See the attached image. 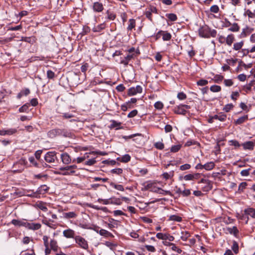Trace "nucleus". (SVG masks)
I'll use <instances>...</instances> for the list:
<instances>
[{
  "instance_id": "15",
  "label": "nucleus",
  "mask_w": 255,
  "mask_h": 255,
  "mask_svg": "<svg viewBox=\"0 0 255 255\" xmlns=\"http://www.w3.org/2000/svg\"><path fill=\"white\" fill-rule=\"evenodd\" d=\"M48 190V187H47L46 185H42L38 188V189L36 191V192L38 194H43L47 192Z\"/></svg>"
},
{
  "instance_id": "32",
  "label": "nucleus",
  "mask_w": 255,
  "mask_h": 255,
  "mask_svg": "<svg viewBox=\"0 0 255 255\" xmlns=\"http://www.w3.org/2000/svg\"><path fill=\"white\" fill-rule=\"evenodd\" d=\"M29 106V104H24V105H23L22 107H21L19 109V112L20 113H23V112L27 113L28 112Z\"/></svg>"
},
{
  "instance_id": "7",
  "label": "nucleus",
  "mask_w": 255,
  "mask_h": 255,
  "mask_svg": "<svg viewBox=\"0 0 255 255\" xmlns=\"http://www.w3.org/2000/svg\"><path fill=\"white\" fill-rule=\"evenodd\" d=\"M199 183H205V184H208V186H205L203 187V190L204 191H208L212 189V184L211 182L208 179H202Z\"/></svg>"
},
{
  "instance_id": "3",
  "label": "nucleus",
  "mask_w": 255,
  "mask_h": 255,
  "mask_svg": "<svg viewBox=\"0 0 255 255\" xmlns=\"http://www.w3.org/2000/svg\"><path fill=\"white\" fill-rule=\"evenodd\" d=\"M45 161L48 163H53L56 157V152L55 151L48 152L44 157Z\"/></svg>"
},
{
  "instance_id": "50",
  "label": "nucleus",
  "mask_w": 255,
  "mask_h": 255,
  "mask_svg": "<svg viewBox=\"0 0 255 255\" xmlns=\"http://www.w3.org/2000/svg\"><path fill=\"white\" fill-rule=\"evenodd\" d=\"M55 76V73L51 70L47 71V77L48 79H52Z\"/></svg>"
},
{
  "instance_id": "43",
  "label": "nucleus",
  "mask_w": 255,
  "mask_h": 255,
  "mask_svg": "<svg viewBox=\"0 0 255 255\" xmlns=\"http://www.w3.org/2000/svg\"><path fill=\"white\" fill-rule=\"evenodd\" d=\"M65 171H65L63 173H61L59 171H56V172H55V173L57 174H62L63 175H69L72 174H74L75 173V170H71L70 172H68V171H66V170H65Z\"/></svg>"
},
{
  "instance_id": "26",
  "label": "nucleus",
  "mask_w": 255,
  "mask_h": 255,
  "mask_svg": "<svg viewBox=\"0 0 255 255\" xmlns=\"http://www.w3.org/2000/svg\"><path fill=\"white\" fill-rule=\"evenodd\" d=\"M232 26L229 28V30L232 32H238L240 30V26L237 23L232 24Z\"/></svg>"
},
{
  "instance_id": "5",
  "label": "nucleus",
  "mask_w": 255,
  "mask_h": 255,
  "mask_svg": "<svg viewBox=\"0 0 255 255\" xmlns=\"http://www.w3.org/2000/svg\"><path fill=\"white\" fill-rule=\"evenodd\" d=\"M156 237L161 240H168L169 241H173L174 238L168 234H162L161 233H158L156 234Z\"/></svg>"
},
{
  "instance_id": "6",
  "label": "nucleus",
  "mask_w": 255,
  "mask_h": 255,
  "mask_svg": "<svg viewBox=\"0 0 255 255\" xmlns=\"http://www.w3.org/2000/svg\"><path fill=\"white\" fill-rule=\"evenodd\" d=\"M142 88L140 86H137L136 87H131L128 89V95L132 96L136 95L137 93H141Z\"/></svg>"
},
{
  "instance_id": "61",
  "label": "nucleus",
  "mask_w": 255,
  "mask_h": 255,
  "mask_svg": "<svg viewBox=\"0 0 255 255\" xmlns=\"http://www.w3.org/2000/svg\"><path fill=\"white\" fill-rule=\"evenodd\" d=\"M145 248L146 249V250L149 251V252H155V248L152 246H150V245H145Z\"/></svg>"
},
{
  "instance_id": "22",
  "label": "nucleus",
  "mask_w": 255,
  "mask_h": 255,
  "mask_svg": "<svg viewBox=\"0 0 255 255\" xmlns=\"http://www.w3.org/2000/svg\"><path fill=\"white\" fill-rule=\"evenodd\" d=\"M248 119V116L245 115L243 117L239 118L236 121H235V124L236 125H241L243 123H244Z\"/></svg>"
},
{
  "instance_id": "20",
  "label": "nucleus",
  "mask_w": 255,
  "mask_h": 255,
  "mask_svg": "<svg viewBox=\"0 0 255 255\" xmlns=\"http://www.w3.org/2000/svg\"><path fill=\"white\" fill-rule=\"evenodd\" d=\"M245 213L251 217L255 218V209L249 208L245 210Z\"/></svg>"
},
{
  "instance_id": "62",
  "label": "nucleus",
  "mask_w": 255,
  "mask_h": 255,
  "mask_svg": "<svg viewBox=\"0 0 255 255\" xmlns=\"http://www.w3.org/2000/svg\"><path fill=\"white\" fill-rule=\"evenodd\" d=\"M224 82L226 86H231L233 85V82L231 79H226Z\"/></svg>"
},
{
  "instance_id": "2",
  "label": "nucleus",
  "mask_w": 255,
  "mask_h": 255,
  "mask_svg": "<svg viewBox=\"0 0 255 255\" xmlns=\"http://www.w3.org/2000/svg\"><path fill=\"white\" fill-rule=\"evenodd\" d=\"M75 240L76 243L78 244L81 248L85 250L88 248V243L84 238L81 237V236H78L75 237Z\"/></svg>"
},
{
  "instance_id": "12",
  "label": "nucleus",
  "mask_w": 255,
  "mask_h": 255,
  "mask_svg": "<svg viewBox=\"0 0 255 255\" xmlns=\"http://www.w3.org/2000/svg\"><path fill=\"white\" fill-rule=\"evenodd\" d=\"M63 236L67 238H74L75 232L72 229L65 230L63 232Z\"/></svg>"
},
{
  "instance_id": "27",
  "label": "nucleus",
  "mask_w": 255,
  "mask_h": 255,
  "mask_svg": "<svg viewBox=\"0 0 255 255\" xmlns=\"http://www.w3.org/2000/svg\"><path fill=\"white\" fill-rule=\"evenodd\" d=\"M190 236V233L187 231L182 232L180 238L183 241H186L187 239Z\"/></svg>"
},
{
  "instance_id": "49",
  "label": "nucleus",
  "mask_w": 255,
  "mask_h": 255,
  "mask_svg": "<svg viewBox=\"0 0 255 255\" xmlns=\"http://www.w3.org/2000/svg\"><path fill=\"white\" fill-rule=\"evenodd\" d=\"M229 142L230 143V145H233L236 147H239L241 146V144L236 140H231L229 141Z\"/></svg>"
},
{
  "instance_id": "58",
  "label": "nucleus",
  "mask_w": 255,
  "mask_h": 255,
  "mask_svg": "<svg viewBox=\"0 0 255 255\" xmlns=\"http://www.w3.org/2000/svg\"><path fill=\"white\" fill-rule=\"evenodd\" d=\"M137 114V111L136 110H134L131 111L128 115V117L131 118L135 117Z\"/></svg>"
},
{
  "instance_id": "4",
  "label": "nucleus",
  "mask_w": 255,
  "mask_h": 255,
  "mask_svg": "<svg viewBox=\"0 0 255 255\" xmlns=\"http://www.w3.org/2000/svg\"><path fill=\"white\" fill-rule=\"evenodd\" d=\"M209 32L210 28L207 26L202 27L199 30V35L202 37L209 38Z\"/></svg>"
},
{
  "instance_id": "41",
  "label": "nucleus",
  "mask_w": 255,
  "mask_h": 255,
  "mask_svg": "<svg viewBox=\"0 0 255 255\" xmlns=\"http://www.w3.org/2000/svg\"><path fill=\"white\" fill-rule=\"evenodd\" d=\"M181 147L180 144L173 145L171 147L170 151L172 152H176L178 151Z\"/></svg>"
},
{
  "instance_id": "37",
  "label": "nucleus",
  "mask_w": 255,
  "mask_h": 255,
  "mask_svg": "<svg viewBox=\"0 0 255 255\" xmlns=\"http://www.w3.org/2000/svg\"><path fill=\"white\" fill-rule=\"evenodd\" d=\"M210 90L213 92H219L221 90V87L218 85H213L210 88Z\"/></svg>"
},
{
  "instance_id": "28",
  "label": "nucleus",
  "mask_w": 255,
  "mask_h": 255,
  "mask_svg": "<svg viewBox=\"0 0 255 255\" xmlns=\"http://www.w3.org/2000/svg\"><path fill=\"white\" fill-rule=\"evenodd\" d=\"M168 220L176 221V222H181L182 221V218L177 215H171L169 217Z\"/></svg>"
},
{
  "instance_id": "48",
  "label": "nucleus",
  "mask_w": 255,
  "mask_h": 255,
  "mask_svg": "<svg viewBox=\"0 0 255 255\" xmlns=\"http://www.w3.org/2000/svg\"><path fill=\"white\" fill-rule=\"evenodd\" d=\"M247 186V183L245 182H242L240 184L239 186V191L240 192H243V190L246 188V186Z\"/></svg>"
},
{
  "instance_id": "24",
  "label": "nucleus",
  "mask_w": 255,
  "mask_h": 255,
  "mask_svg": "<svg viewBox=\"0 0 255 255\" xmlns=\"http://www.w3.org/2000/svg\"><path fill=\"white\" fill-rule=\"evenodd\" d=\"M111 122L112 123L111 126H110V128H116V129H120V128H120L119 127L121 126V123L120 122H118L115 120H112L111 121Z\"/></svg>"
},
{
  "instance_id": "46",
  "label": "nucleus",
  "mask_w": 255,
  "mask_h": 255,
  "mask_svg": "<svg viewBox=\"0 0 255 255\" xmlns=\"http://www.w3.org/2000/svg\"><path fill=\"white\" fill-rule=\"evenodd\" d=\"M208 83V81L205 79H200L197 82V84L200 86L206 85Z\"/></svg>"
},
{
  "instance_id": "47",
  "label": "nucleus",
  "mask_w": 255,
  "mask_h": 255,
  "mask_svg": "<svg viewBox=\"0 0 255 255\" xmlns=\"http://www.w3.org/2000/svg\"><path fill=\"white\" fill-rule=\"evenodd\" d=\"M123 169L122 168H115L111 170V172L113 174L120 175L123 173Z\"/></svg>"
},
{
  "instance_id": "59",
  "label": "nucleus",
  "mask_w": 255,
  "mask_h": 255,
  "mask_svg": "<svg viewBox=\"0 0 255 255\" xmlns=\"http://www.w3.org/2000/svg\"><path fill=\"white\" fill-rule=\"evenodd\" d=\"M108 14V18L110 20H114L116 18V15L113 13L110 12L109 10L107 11Z\"/></svg>"
},
{
  "instance_id": "35",
  "label": "nucleus",
  "mask_w": 255,
  "mask_h": 255,
  "mask_svg": "<svg viewBox=\"0 0 255 255\" xmlns=\"http://www.w3.org/2000/svg\"><path fill=\"white\" fill-rule=\"evenodd\" d=\"M171 38V35L170 33L164 31L162 36V39L164 41L170 40Z\"/></svg>"
},
{
  "instance_id": "29",
  "label": "nucleus",
  "mask_w": 255,
  "mask_h": 255,
  "mask_svg": "<svg viewBox=\"0 0 255 255\" xmlns=\"http://www.w3.org/2000/svg\"><path fill=\"white\" fill-rule=\"evenodd\" d=\"M215 166V164L213 162H210L204 165V168L207 170L212 169Z\"/></svg>"
},
{
  "instance_id": "44",
  "label": "nucleus",
  "mask_w": 255,
  "mask_h": 255,
  "mask_svg": "<svg viewBox=\"0 0 255 255\" xmlns=\"http://www.w3.org/2000/svg\"><path fill=\"white\" fill-rule=\"evenodd\" d=\"M234 107V105L232 104H228L225 105L223 108V110L226 112H229Z\"/></svg>"
},
{
  "instance_id": "16",
  "label": "nucleus",
  "mask_w": 255,
  "mask_h": 255,
  "mask_svg": "<svg viewBox=\"0 0 255 255\" xmlns=\"http://www.w3.org/2000/svg\"><path fill=\"white\" fill-rule=\"evenodd\" d=\"M63 217L64 218H66L67 219L76 218L77 217V214L74 212L64 213Z\"/></svg>"
},
{
  "instance_id": "13",
  "label": "nucleus",
  "mask_w": 255,
  "mask_h": 255,
  "mask_svg": "<svg viewBox=\"0 0 255 255\" xmlns=\"http://www.w3.org/2000/svg\"><path fill=\"white\" fill-rule=\"evenodd\" d=\"M242 146H243L244 149L245 150H253L254 147V143L252 141H249L243 143Z\"/></svg>"
},
{
  "instance_id": "39",
  "label": "nucleus",
  "mask_w": 255,
  "mask_h": 255,
  "mask_svg": "<svg viewBox=\"0 0 255 255\" xmlns=\"http://www.w3.org/2000/svg\"><path fill=\"white\" fill-rule=\"evenodd\" d=\"M110 185L114 187L115 189H116L118 190L122 191H124V188L123 186L122 185H117L113 182H111L110 183Z\"/></svg>"
},
{
  "instance_id": "55",
  "label": "nucleus",
  "mask_w": 255,
  "mask_h": 255,
  "mask_svg": "<svg viewBox=\"0 0 255 255\" xmlns=\"http://www.w3.org/2000/svg\"><path fill=\"white\" fill-rule=\"evenodd\" d=\"M251 170V168H248V169H245V170H243L241 172V174L242 175V176H248L250 174V171Z\"/></svg>"
},
{
  "instance_id": "60",
  "label": "nucleus",
  "mask_w": 255,
  "mask_h": 255,
  "mask_svg": "<svg viewBox=\"0 0 255 255\" xmlns=\"http://www.w3.org/2000/svg\"><path fill=\"white\" fill-rule=\"evenodd\" d=\"M96 162V160L94 158L90 159L85 162L86 165H92Z\"/></svg>"
},
{
  "instance_id": "53",
  "label": "nucleus",
  "mask_w": 255,
  "mask_h": 255,
  "mask_svg": "<svg viewBox=\"0 0 255 255\" xmlns=\"http://www.w3.org/2000/svg\"><path fill=\"white\" fill-rule=\"evenodd\" d=\"M163 105L160 102H157L154 104V107L158 110H161L163 108Z\"/></svg>"
},
{
  "instance_id": "36",
  "label": "nucleus",
  "mask_w": 255,
  "mask_h": 255,
  "mask_svg": "<svg viewBox=\"0 0 255 255\" xmlns=\"http://www.w3.org/2000/svg\"><path fill=\"white\" fill-rule=\"evenodd\" d=\"M168 244H169V246H171L172 250H173L174 251H176L178 254L181 253L182 250L178 248L175 244H174L173 243H169Z\"/></svg>"
},
{
  "instance_id": "57",
  "label": "nucleus",
  "mask_w": 255,
  "mask_h": 255,
  "mask_svg": "<svg viewBox=\"0 0 255 255\" xmlns=\"http://www.w3.org/2000/svg\"><path fill=\"white\" fill-rule=\"evenodd\" d=\"M240 94L238 92H233L231 95V99L233 100L236 101L237 100V97H239Z\"/></svg>"
},
{
  "instance_id": "14",
  "label": "nucleus",
  "mask_w": 255,
  "mask_h": 255,
  "mask_svg": "<svg viewBox=\"0 0 255 255\" xmlns=\"http://www.w3.org/2000/svg\"><path fill=\"white\" fill-rule=\"evenodd\" d=\"M235 40V36L233 34H229L226 37V43L228 46H231Z\"/></svg>"
},
{
  "instance_id": "21",
  "label": "nucleus",
  "mask_w": 255,
  "mask_h": 255,
  "mask_svg": "<svg viewBox=\"0 0 255 255\" xmlns=\"http://www.w3.org/2000/svg\"><path fill=\"white\" fill-rule=\"evenodd\" d=\"M50 246L51 250L54 252H58V247L57 246V242L54 240H51L50 241Z\"/></svg>"
},
{
  "instance_id": "25",
  "label": "nucleus",
  "mask_w": 255,
  "mask_h": 255,
  "mask_svg": "<svg viewBox=\"0 0 255 255\" xmlns=\"http://www.w3.org/2000/svg\"><path fill=\"white\" fill-rule=\"evenodd\" d=\"M59 135H62L64 137H71L72 133L67 130L61 129V132H59Z\"/></svg>"
},
{
  "instance_id": "17",
  "label": "nucleus",
  "mask_w": 255,
  "mask_h": 255,
  "mask_svg": "<svg viewBox=\"0 0 255 255\" xmlns=\"http://www.w3.org/2000/svg\"><path fill=\"white\" fill-rule=\"evenodd\" d=\"M99 234L102 236H104L105 237H113L114 236L112 233L109 232V231L104 230V229H101L99 230Z\"/></svg>"
},
{
  "instance_id": "63",
  "label": "nucleus",
  "mask_w": 255,
  "mask_h": 255,
  "mask_svg": "<svg viewBox=\"0 0 255 255\" xmlns=\"http://www.w3.org/2000/svg\"><path fill=\"white\" fill-rule=\"evenodd\" d=\"M88 67H89V65L88 63L84 64L81 66V71L83 73H85L87 71Z\"/></svg>"
},
{
  "instance_id": "9",
  "label": "nucleus",
  "mask_w": 255,
  "mask_h": 255,
  "mask_svg": "<svg viewBox=\"0 0 255 255\" xmlns=\"http://www.w3.org/2000/svg\"><path fill=\"white\" fill-rule=\"evenodd\" d=\"M135 56L136 55L135 53L128 54L123 60H121L120 63L127 66L128 65L129 61L131 59L134 58Z\"/></svg>"
},
{
  "instance_id": "8",
  "label": "nucleus",
  "mask_w": 255,
  "mask_h": 255,
  "mask_svg": "<svg viewBox=\"0 0 255 255\" xmlns=\"http://www.w3.org/2000/svg\"><path fill=\"white\" fill-rule=\"evenodd\" d=\"M93 9L94 11L100 12L104 9V6L101 2H95L93 3Z\"/></svg>"
},
{
  "instance_id": "33",
  "label": "nucleus",
  "mask_w": 255,
  "mask_h": 255,
  "mask_svg": "<svg viewBox=\"0 0 255 255\" xmlns=\"http://www.w3.org/2000/svg\"><path fill=\"white\" fill-rule=\"evenodd\" d=\"M166 16L171 21H175L177 20V17L174 13H168L166 14Z\"/></svg>"
},
{
  "instance_id": "19",
  "label": "nucleus",
  "mask_w": 255,
  "mask_h": 255,
  "mask_svg": "<svg viewBox=\"0 0 255 255\" xmlns=\"http://www.w3.org/2000/svg\"><path fill=\"white\" fill-rule=\"evenodd\" d=\"M227 231L231 234H233L235 237H237L239 233V230L236 226H234L232 228H227Z\"/></svg>"
},
{
  "instance_id": "45",
  "label": "nucleus",
  "mask_w": 255,
  "mask_h": 255,
  "mask_svg": "<svg viewBox=\"0 0 255 255\" xmlns=\"http://www.w3.org/2000/svg\"><path fill=\"white\" fill-rule=\"evenodd\" d=\"M155 147L158 149H163L164 147V144L162 142H157L154 143Z\"/></svg>"
},
{
  "instance_id": "23",
  "label": "nucleus",
  "mask_w": 255,
  "mask_h": 255,
  "mask_svg": "<svg viewBox=\"0 0 255 255\" xmlns=\"http://www.w3.org/2000/svg\"><path fill=\"white\" fill-rule=\"evenodd\" d=\"M117 160L124 163L128 162L130 160V156L128 154H125L122 156L121 158L120 157L117 158Z\"/></svg>"
},
{
  "instance_id": "51",
  "label": "nucleus",
  "mask_w": 255,
  "mask_h": 255,
  "mask_svg": "<svg viewBox=\"0 0 255 255\" xmlns=\"http://www.w3.org/2000/svg\"><path fill=\"white\" fill-rule=\"evenodd\" d=\"M244 14L248 15L250 18H255V13L252 12L250 9H247Z\"/></svg>"
},
{
  "instance_id": "31",
  "label": "nucleus",
  "mask_w": 255,
  "mask_h": 255,
  "mask_svg": "<svg viewBox=\"0 0 255 255\" xmlns=\"http://www.w3.org/2000/svg\"><path fill=\"white\" fill-rule=\"evenodd\" d=\"M105 28V24L102 23L96 27H95L93 28V31L95 32H100L101 30L104 29Z\"/></svg>"
},
{
  "instance_id": "30",
  "label": "nucleus",
  "mask_w": 255,
  "mask_h": 255,
  "mask_svg": "<svg viewBox=\"0 0 255 255\" xmlns=\"http://www.w3.org/2000/svg\"><path fill=\"white\" fill-rule=\"evenodd\" d=\"M135 26V20L134 19H130L129 20V24L128 26V30H131Z\"/></svg>"
},
{
  "instance_id": "10",
  "label": "nucleus",
  "mask_w": 255,
  "mask_h": 255,
  "mask_svg": "<svg viewBox=\"0 0 255 255\" xmlns=\"http://www.w3.org/2000/svg\"><path fill=\"white\" fill-rule=\"evenodd\" d=\"M61 158L62 162L65 164H68L71 162L70 156L66 152L61 154Z\"/></svg>"
},
{
  "instance_id": "34",
  "label": "nucleus",
  "mask_w": 255,
  "mask_h": 255,
  "mask_svg": "<svg viewBox=\"0 0 255 255\" xmlns=\"http://www.w3.org/2000/svg\"><path fill=\"white\" fill-rule=\"evenodd\" d=\"M224 79V77L220 75H215L213 80L214 81L215 83H220Z\"/></svg>"
},
{
  "instance_id": "42",
  "label": "nucleus",
  "mask_w": 255,
  "mask_h": 255,
  "mask_svg": "<svg viewBox=\"0 0 255 255\" xmlns=\"http://www.w3.org/2000/svg\"><path fill=\"white\" fill-rule=\"evenodd\" d=\"M248 29H249V27H248V26L246 28L243 29L242 32L240 34L241 38L246 37L249 34L248 31Z\"/></svg>"
},
{
  "instance_id": "64",
  "label": "nucleus",
  "mask_w": 255,
  "mask_h": 255,
  "mask_svg": "<svg viewBox=\"0 0 255 255\" xmlns=\"http://www.w3.org/2000/svg\"><path fill=\"white\" fill-rule=\"evenodd\" d=\"M227 116L225 114L222 113L219 114V120L221 122H224L226 120Z\"/></svg>"
},
{
  "instance_id": "56",
  "label": "nucleus",
  "mask_w": 255,
  "mask_h": 255,
  "mask_svg": "<svg viewBox=\"0 0 255 255\" xmlns=\"http://www.w3.org/2000/svg\"><path fill=\"white\" fill-rule=\"evenodd\" d=\"M210 10L212 12L217 13L219 10V8L217 5H214L210 7Z\"/></svg>"
},
{
  "instance_id": "40",
  "label": "nucleus",
  "mask_w": 255,
  "mask_h": 255,
  "mask_svg": "<svg viewBox=\"0 0 255 255\" xmlns=\"http://www.w3.org/2000/svg\"><path fill=\"white\" fill-rule=\"evenodd\" d=\"M29 228L32 230H38L41 228V225L39 224H29Z\"/></svg>"
},
{
  "instance_id": "52",
  "label": "nucleus",
  "mask_w": 255,
  "mask_h": 255,
  "mask_svg": "<svg viewBox=\"0 0 255 255\" xmlns=\"http://www.w3.org/2000/svg\"><path fill=\"white\" fill-rule=\"evenodd\" d=\"M177 98L180 100H183L186 99L187 96L183 92H180L177 94Z\"/></svg>"
},
{
  "instance_id": "11",
  "label": "nucleus",
  "mask_w": 255,
  "mask_h": 255,
  "mask_svg": "<svg viewBox=\"0 0 255 255\" xmlns=\"http://www.w3.org/2000/svg\"><path fill=\"white\" fill-rule=\"evenodd\" d=\"M59 132H61V129L55 128L49 130L47 132V135L50 138H54L57 135H59Z\"/></svg>"
},
{
  "instance_id": "54",
  "label": "nucleus",
  "mask_w": 255,
  "mask_h": 255,
  "mask_svg": "<svg viewBox=\"0 0 255 255\" xmlns=\"http://www.w3.org/2000/svg\"><path fill=\"white\" fill-rule=\"evenodd\" d=\"M190 168L191 165L189 164H185L180 166V169L182 171L189 169Z\"/></svg>"
},
{
  "instance_id": "38",
  "label": "nucleus",
  "mask_w": 255,
  "mask_h": 255,
  "mask_svg": "<svg viewBox=\"0 0 255 255\" xmlns=\"http://www.w3.org/2000/svg\"><path fill=\"white\" fill-rule=\"evenodd\" d=\"M232 249L235 254H237L239 252L238 244L236 241H233Z\"/></svg>"
},
{
  "instance_id": "18",
  "label": "nucleus",
  "mask_w": 255,
  "mask_h": 255,
  "mask_svg": "<svg viewBox=\"0 0 255 255\" xmlns=\"http://www.w3.org/2000/svg\"><path fill=\"white\" fill-rule=\"evenodd\" d=\"M244 44V41H241L239 42L235 43L233 45V49L235 51H239L242 49Z\"/></svg>"
},
{
  "instance_id": "1",
  "label": "nucleus",
  "mask_w": 255,
  "mask_h": 255,
  "mask_svg": "<svg viewBox=\"0 0 255 255\" xmlns=\"http://www.w3.org/2000/svg\"><path fill=\"white\" fill-rule=\"evenodd\" d=\"M190 109V106L187 105L181 104L174 108L173 111L176 114L185 115L187 110Z\"/></svg>"
}]
</instances>
